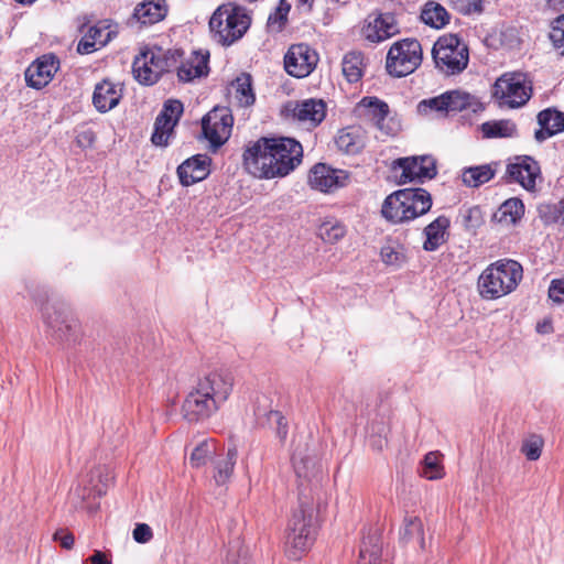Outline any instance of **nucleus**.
Here are the masks:
<instances>
[{
  "label": "nucleus",
  "instance_id": "18",
  "mask_svg": "<svg viewBox=\"0 0 564 564\" xmlns=\"http://www.w3.org/2000/svg\"><path fill=\"white\" fill-rule=\"evenodd\" d=\"M59 61L54 55H43L33 62L25 70L28 86L41 89L46 86L57 72Z\"/></svg>",
  "mask_w": 564,
  "mask_h": 564
},
{
  "label": "nucleus",
  "instance_id": "20",
  "mask_svg": "<svg viewBox=\"0 0 564 564\" xmlns=\"http://www.w3.org/2000/svg\"><path fill=\"white\" fill-rule=\"evenodd\" d=\"M210 159L206 154H196L185 160L177 167V175L183 186H189L209 175Z\"/></svg>",
  "mask_w": 564,
  "mask_h": 564
},
{
  "label": "nucleus",
  "instance_id": "33",
  "mask_svg": "<svg viewBox=\"0 0 564 564\" xmlns=\"http://www.w3.org/2000/svg\"><path fill=\"white\" fill-rule=\"evenodd\" d=\"M238 457V451L236 446H230L225 457L219 458L214 465V479L217 485H225L234 473Z\"/></svg>",
  "mask_w": 564,
  "mask_h": 564
},
{
  "label": "nucleus",
  "instance_id": "13",
  "mask_svg": "<svg viewBox=\"0 0 564 564\" xmlns=\"http://www.w3.org/2000/svg\"><path fill=\"white\" fill-rule=\"evenodd\" d=\"M349 182V174L344 170L333 169L332 166L317 163L308 174V184L312 188L322 193H330L344 187Z\"/></svg>",
  "mask_w": 564,
  "mask_h": 564
},
{
  "label": "nucleus",
  "instance_id": "60",
  "mask_svg": "<svg viewBox=\"0 0 564 564\" xmlns=\"http://www.w3.org/2000/svg\"><path fill=\"white\" fill-rule=\"evenodd\" d=\"M228 564H249L247 558V550L239 549L237 553L232 550L227 555Z\"/></svg>",
  "mask_w": 564,
  "mask_h": 564
},
{
  "label": "nucleus",
  "instance_id": "31",
  "mask_svg": "<svg viewBox=\"0 0 564 564\" xmlns=\"http://www.w3.org/2000/svg\"><path fill=\"white\" fill-rule=\"evenodd\" d=\"M445 97L448 96V99H445L448 106V112H459L463 110H471L473 112H477L482 109L481 102L469 93L463 90H449L444 93Z\"/></svg>",
  "mask_w": 564,
  "mask_h": 564
},
{
  "label": "nucleus",
  "instance_id": "50",
  "mask_svg": "<svg viewBox=\"0 0 564 564\" xmlns=\"http://www.w3.org/2000/svg\"><path fill=\"white\" fill-rule=\"evenodd\" d=\"M542 447L543 440L538 435H531L523 441L521 452L529 460H536L541 456Z\"/></svg>",
  "mask_w": 564,
  "mask_h": 564
},
{
  "label": "nucleus",
  "instance_id": "28",
  "mask_svg": "<svg viewBox=\"0 0 564 564\" xmlns=\"http://www.w3.org/2000/svg\"><path fill=\"white\" fill-rule=\"evenodd\" d=\"M408 193H402L401 189L390 194L382 204V216L394 224L409 221L408 212L405 210L406 204L403 196Z\"/></svg>",
  "mask_w": 564,
  "mask_h": 564
},
{
  "label": "nucleus",
  "instance_id": "62",
  "mask_svg": "<svg viewBox=\"0 0 564 564\" xmlns=\"http://www.w3.org/2000/svg\"><path fill=\"white\" fill-rule=\"evenodd\" d=\"M95 133L91 130L83 131L77 137V142L82 147H90L95 142Z\"/></svg>",
  "mask_w": 564,
  "mask_h": 564
},
{
  "label": "nucleus",
  "instance_id": "5",
  "mask_svg": "<svg viewBox=\"0 0 564 564\" xmlns=\"http://www.w3.org/2000/svg\"><path fill=\"white\" fill-rule=\"evenodd\" d=\"M435 67L443 74L457 75L466 69L469 62L467 44L454 33L437 39L432 48Z\"/></svg>",
  "mask_w": 564,
  "mask_h": 564
},
{
  "label": "nucleus",
  "instance_id": "46",
  "mask_svg": "<svg viewBox=\"0 0 564 564\" xmlns=\"http://www.w3.org/2000/svg\"><path fill=\"white\" fill-rule=\"evenodd\" d=\"M381 560V547L379 546L377 539L369 538L368 541H364L359 552L358 564H380Z\"/></svg>",
  "mask_w": 564,
  "mask_h": 564
},
{
  "label": "nucleus",
  "instance_id": "10",
  "mask_svg": "<svg viewBox=\"0 0 564 564\" xmlns=\"http://www.w3.org/2000/svg\"><path fill=\"white\" fill-rule=\"evenodd\" d=\"M234 118L226 107H215L202 119V132L210 147L220 148L230 137Z\"/></svg>",
  "mask_w": 564,
  "mask_h": 564
},
{
  "label": "nucleus",
  "instance_id": "51",
  "mask_svg": "<svg viewBox=\"0 0 564 564\" xmlns=\"http://www.w3.org/2000/svg\"><path fill=\"white\" fill-rule=\"evenodd\" d=\"M550 40L553 46L564 55V14L552 22Z\"/></svg>",
  "mask_w": 564,
  "mask_h": 564
},
{
  "label": "nucleus",
  "instance_id": "9",
  "mask_svg": "<svg viewBox=\"0 0 564 564\" xmlns=\"http://www.w3.org/2000/svg\"><path fill=\"white\" fill-rule=\"evenodd\" d=\"M358 117L372 122L387 135H394L400 130L399 120L389 117L388 104L377 97H364L355 109Z\"/></svg>",
  "mask_w": 564,
  "mask_h": 564
},
{
  "label": "nucleus",
  "instance_id": "47",
  "mask_svg": "<svg viewBox=\"0 0 564 564\" xmlns=\"http://www.w3.org/2000/svg\"><path fill=\"white\" fill-rule=\"evenodd\" d=\"M421 475L429 480L443 477V467L437 453L430 452L424 456Z\"/></svg>",
  "mask_w": 564,
  "mask_h": 564
},
{
  "label": "nucleus",
  "instance_id": "37",
  "mask_svg": "<svg viewBox=\"0 0 564 564\" xmlns=\"http://www.w3.org/2000/svg\"><path fill=\"white\" fill-rule=\"evenodd\" d=\"M495 176L491 164L470 166L463 170L462 181L466 186L479 187Z\"/></svg>",
  "mask_w": 564,
  "mask_h": 564
},
{
  "label": "nucleus",
  "instance_id": "26",
  "mask_svg": "<svg viewBox=\"0 0 564 564\" xmlns=\"http://www.w3.org/2000/svg\"><path fill=\"white\" fill-rule=\"evenodd\" d=\"M402 193H408L403 196L404 203L406 204L405 210L409 213V220H412L419 216L426 214L432 207L431 194L421 187L416 188H403Z\"/></svg>",
  "mask_w": 564,
  "mask_h": 564
},
{
  "label": "nucleus",
  "instance_id": "16",
  "mask_svg": "<svg viewBox=\"0 0 564 564\" xmlns=\"http://www.w3.org/2000/svg\"><path fill=\"white\" fill-rule=\"evenodd\" d=\"M506 173L511 182L519 183L527 191H533L541 170L533 158L520 155L514 158V162L507 165Z\"/></svg>",
  "mask_w": 564,
  "mask_h": 564
},
{
  "label": "nucleus",
  "instance_id": "1",
  "mask_svg": "<svg viewBox=\"0 0 564 564\" xmlns=\"http://www.w3.org/2000/svg\"><path fill=\"white\" fill-rule=\"evenodd\" d=\"M303 148L291 138H260L243 152L246 170L259 178L286 176L301 162Z\"/></svg>",
  "mask_w": 564,
  "mask_h": 564
},
{
  "label": "nucleus",
  "instance_id": "55",
  "mask_svg": "<svg viewBox=\"0 0 564 564\" xmlns=\"http://www.w3.org/2000/svg\"><path fill=\"white\" fill-rule=\"evenodd\" d=\"M549 297L557 304H564V276L552 280L549 288Z\"/></svg>",
  "mask_w": 564,
  "mask_h": 564
},
{
  "label": "nucleus",
  "instance_id": "34",
  "mask_svg": "<svg viewBox=\"0 0 564 564\" xmlns=\"http://www.w3.org/2000/svg\"><path fill=\"white\" fill-rule=\"evenodd\" d=\"M182 56L183 52L180 50L164 51L161 48V56L155 57L158 61L156 64L154 63V70L149 72L152 75H149L147 80H159L164 73L170 72L174 67H177V63Z\"/></svg>",
  "mask_w": 564,
  "mask_h": 564
},
{
  "label": "nucleus",
  "instance_id": "44",
  "mask_svg": "<svg viewBox=\"0 0 564 564\" xmlns=\"http://www.w3.org/2000/svg\"><path fill=\"white\" fill-rule=\"evenodd\" d=\"M291 10V4L286 0H280L278 7L274 12H272L267 22V26L271 32L279 33L281 32L286 22L288 15Z\"/></svg>",
  "mask_w": 564,
  "mask_h": 564
},
{
  "label": "nucleus",
  "instance_id": "30",
  "mask_svg": "<svg viewBox=\"0 0 564 564\" xmlns=\"http://www.w3.org/2000/svg\"><path fill=\"white\" fill-rule=\"evenodd\" d=\"M209 55L195 53L194 56L177 67V77L181 82H191L194 78L206 76L208 73Z\"/></svg>",
  "mask_w": 564,
  "mask_h": 564
},
{
  "label": "nucleus",
  "instance_id": "8",
  "mask_svg": "<svg viewBox=\"0 0 564 564\" xmlns=\"http://www.w3.org/2000/svg\"><path fill=\"white\" fill-rule=\"evenodd\" d=\"M42 315L47 333L58 341H69L74 338L77 327L70 311L63 303L47 302L42 307Z\"/></svg>",
  "mask_w": 564,
  "mask_h": 564
},
{
  "label": "nucleus",
  "instance_id": "25",
  "mask_svg": "<svg viewBox=\"0 0 564 564\" xmlns=\"http://www.w3.org/2000/svg\"><path fill=\"white\" fill-rule=\"evenodd\" d=\"M122 97L121 89L105 79L98 83L93 95V104L99 112H107L113 109Z\"/></svg>",
  "mask_w": 564,
  "mask_h": 564
},
{
  "label": "nucleus",
  "instance_id": "4",
  "mask_svg": "<svg viewBox=\"0 0 564 564\" xmlns=\"http://www.w3.org/2000/svg\"><path fill=\"white\" fill-rule=\"evenodd\" d=\"M250 24L251 18L246 9L231 2L218 7L209 20L213 39L223 46L240 40Z\"/></svg>",
  "mask_w": 564,
  "mask_h": 564
},
{
  "label": "nucleus",
  "instance_id": "40",
  "mask_svg": "<svg viewBox=\"0 0 564 564\" xmlns=\"http://www.w3.org/2000/svg\"><path fill=\"white\" fill-rule=\"evenodd\" d=\"M485 138H510L517 132L516 124L510 120L487 121L480 126Z\"/></svg>",
  "mask_w": 564,
  "mask_h": 564
},
{
  "label": "nucleus",
  "instance_id": "19",
  "mask_svg": "<svg viewBox=\"0 0 564 564\" xmlns=\"http://www.w3.org/2000/svg\"><path fill=\"white\" fill-rule=\"evenodd\" d=\"M293 466L299 478V496L302 490L304 495H307L306 491L310 487H312V489L318 488L322 478V469L314 457H300L294 455Z\"/></svg>",
  "mask_w": 564,
  "mask_h": 564
},
{
  "label": "nucleus",
  "instance_id": "41",
  "mask_svg": "<svg viewBox=\"0 0 564 564\" xmlns=\"http://www.w3.org/2000/svg\"><path fill=\"white\" fill-rule=\"evenodd\" d=\"M262 426H267L274 431L275 436L283 444L288 437L289 423L285 416L278 410H270L263 421H260Z\"/></svg>",
  "mask_w": 564,
  "mask_h": 564
},
{
  "label": "nucleus",
  "instance_id": "39",
  "mask_svg": "<svg viewBox=\"0 0 564 564\" xmlns=\"http://www.w3.org/2000/svg\"><path fill=\"white\" fill-rule=\"evenodd\" d=\"M400 542L403 544H408L413 539L417 540V543L422 550L425 549V540H424V531L423 524L421 520L416 517L406 518L404 520V525L400 530Z\"/></svg>",
  "mask_w": 564,
  "mask_h": 564
},
{
  "label": "nucleus",
  "instance_id": "21",
  "mask_svg": "<svg viewBox=\"0 0 564 564\" xmlns=\"http://www.w3.org/2000/svg\"><path fill=\"white\" fill-rule=\"evenodd\" d=\"M364 32L367 40L379 43L399 33V26L393 14L380 13L368 22Z\"/></svg>",
  "mask_w": 564,
  "mask_h": 564
},
{
  "label": "nucleus",
  "instance_id": "23",
  "mask_svg": "<svg viewBox=\"0 0 564 564\" xmlns=\"http://www.w3.org/2000/svg\"><path fill=\"white\" fill-rule=\"evenodd\" d=\"M293 118L310 127L318 126L326 116V105L323 100L306 99L294 104L291 109Z\"/></svg>",
  "mask_w": 564,
  "mask_h": 564
},
{
  "label": "nucleus",
  "instance_id": "59",
  "mask_svg": "<svg viewBox=\"0 0 564 564\" xmlns=\"http://www.w3.org/2000/svg\"><path fill=\"white\" fill-rule=\"evenodd\" d=\"M54 541H59L61 546L70 550L74 545L75 538L70 532L58 530L53 535Z\"/></svg>",
  "mask_w": 564,
  "mask_h": 564
},
{
  "label": "nucleus",
  "instance_id": "14",
  "mask_svg": "<svg viewBox=\"0 0 564 564\" xmlns=\"http://www.w3.org/2000/svg\"><path fill=\"white\" fill-rule=\"evenodd\" d=\"M234 387V377L228 370H215L203 378L196 388L221 406L229 398Z\"/></svg>",
  "mask_w": 564,
  "mask_h": 564
},
{
  "label": "nucleus",
  "instance_id": "7",
  "mask_svg": "<svg viewBox=\"0 0 564 564\" xmlns=\"http://www.w3.org/2000/svg\"><path fill=\"white\" fill-rule=\"evenodd\" d=\"M422 62V46L415 39L395 42L389 50L386 61L388 73L394 77H404L413 73Z\"/></svg>",
  "mask_w": 564,
  "mask_h": 564
},
{
  "label": "nucleus",
  "instance_id": "15",
  "mask_svg": "<svg viewBox=\"0 0 564 564\" xmlns=\"http://www.w3.org/2000/svg\"><path fill=\"white\" fill-rule=\"evenodd\" d=\"M317 63L316 53L306 44L292 45L284 56V68L293 77L308 76Z\"/></svg>",
  "mask_w": 564,
  "mask_h": 564
},
{
  "label": "nucleus",
  "instance_id": "53",
  "mask_svg": "<svg viewBox=\"0 0 564 564\" xmlns=\"http://www.w3.org/2000/svg\"><path fill=\"white\" fill-rule=\"evenodd\" d=\"M319 236L327 242H336L345 236V228L339 224H323L319 229Z\"/></svg>",
  "mask_w": 564,
  "mask_h": 564
},
{
  "label": "nucleus",
  "instance_id": "57",
  "mask_svg": "<svg viewBox=\"0 0 564 564\" xmlns=\"http://www.w3.org/2000/svg\"><path fill=\"white\" fill-rule=\"evenodd\" d=\"M132 535L138 543H147L153 536L152 529L147 523H138L133 529Z\"/></svg>",
  "mask_w": 564,
  "mask_h": 564
},
{
  "label": "nucleus",
  "instance_id": "27",
  "mask_svg": "<svg viewBox=\"0 0 564 564\" xmlns=\"http://www.w3.org/2000/svg\"><path fill=\"white\" fill-rule=\"evenodd\" d=\"M166 13L165 0H147L135 7L133 17L141 24L148 25L163 20Z\"/></svg>",
  "mask_w": 564,
  "mask_h": 564
},
{
  "label": "nucleus",
  "instance_id": "52",
  "mask_svg": "<svg viewBox=\"0 0 564 564\" xmlns=\"http://www.w3.org/2000/svg\"><path fill=\"white\" fill-rule=\"evenodd\" d=\"M380 256L382 261L389 265H400L405 260L402 249L390 243L381 248Z\"/></svg>",
  "mask_w": 564,
  "mask_h": 564
},
{
  "label": "nucleus",
  "instance_id": "56",
  "mask_svg": "<svg viewBox=\"0 0 564 564\" xmlns=\"http://www.w3.org/2000/svg\"><path fill=\"white\" fill-rule=\"evenodd\" d=\"M88 37L96 44L106 45L110 41V31L107 28L95 25L89 29Z\"/></svg>",
  "mask_w": 564,
  "mask_h": 564
},
{
  "label": "nucleus",
  "instance_id": "54",
  "mask_svg": "<svg viewBox=\"0 0 564 564\" xmlns=\"http://www.w3.org/2000/svg\"><path fill=\"white\" fill-rule=\"evenodd\" d=\"M482 223L481 210L479 207H471L463 215V225L467 230H475Z\"/></svg>",
  "mask_w": 564,
  "mask_h": 564
},
{
  "label": "nucleus",
  "instance_id": "11",
  "mask_svg": "<svg viewBox=\"0 0 564 564\" xmlns=\"http://www.w3.org/2000/svg\"><path fill=\"white\" fill-rule=\"evenodd\" d=\"M182 113L183 104L180 100L170 99L164 102L163 109L154 122V130L151 137L154 145L166 147L169 144V139Z\"/></svg>",
  "mask_w": 564,
  "mask_h": 564
},
{
  "label": "nucleus",
  "instance_id": "2",
  "mask_svg": "<svg viewBox=\"0 0 564 564\" xmlns=\"http://www.w3.org/2000/svg\"><path fill=\"white\" fill-rule=\"evenodd\" d=\"M313 512L312 499L302 490L299 497V509L294 510L288 527L286 552L292 560L301 558L315 540Z\"/></svg>",
  "mask_w": 564,
  "mask_h": 564
},
{
  "label": "nucleus",
  "instance_id": "45",
  "mask_svg": "<svg viewBox=\"0 0 564 564\" xmlns=\"http://www.w3.org/2000/svg\"><path fill=\"white\" fill-rule=\"evenodd\" d=\"M445 99H448V96L445 97L444 94L429 99H423L417 104V112L423 116H430L432 113L447 115L446 106H448V104Z\"/></svg>",
  "mask_w": 564,
  "mask_h": 564
},
{
  "label": "nucleus",
  "instance_id": "29",
  "mask_svg": "<svg viewBox=\"0 0 564 564\" xmlns=\"http://www.w3.org/2000/svg\"><path fill=\"white\" fill-rule=\"evenodd\" d=\"M448 227L449 219L446 216H438L435 220L429 224L424 229V234L426 236L423 243L424 250H437L446 241Z\"/></svg>",
  "mask_w": 564,
  "mask_h": 564
},
{
  "label": "nucleus",
  "instance_id": "12",
  "mask_svg": "<svg viewBox=\"0 0 564 564\" xmlns=\"http://www.w3.org/2000/svg\"><path fill=\"white\" fill-rule=\"evenodd\" d=\"M397 166L402 170L399 181L401 184L432 180L437 174L436 162L430 155L400 158L394 161V167Z\"/></svg>",
  "mask_w": 564,
  "mask_h": 564
},
{
  "label": "nucleus",
  "instance_id": "35",
  "mask_svg": "<svg viewBox=\"0 0 564 564\" xmlns=\"http://www.w3.org/2000/svg\"><path fill=\"white\" fill-rule=\"evenodd\" d=\"M235 98L240 107H249L254 104L256 96L252 89V78L249 74H240L232 83Z\"/></svg>",
  "mask_w": 564,
  "mask_h": 564
},
{
  "label": "nucleus",
  "instance_id": "38",
  "mask_svg": "<svg viewBox=\"0 0 564 564\" xmlns=\"http://www.w3.org/2000/svg\"><path fill=\"white\" fill-rule=\"evenodd\" d=\"M343 75L349 83H357L364 74V55L360 52L351 51L343 58Z\"/></svg>",
  "mask_w": 564,
  "mask_h": 564
},
{
  "label": "nucleus",
  "instance_id": "43",
  "mask_svg": "<svg viewBox=\"0 0 564 564\" xmlns=\"http://www.w3.org/2000/svg\"><path fill=\"white\" fill-rule=\"evenodd\" d=\"M215 444L213 441H202L192 451L189 455V464L194 468H199L207 464L209 458L215 454Z\"/></svg>",
  "mask_w": 564,
  "mask_h": 564
},
{
  "label": "nucleus",
  "instance_id": "61",
  "mask_svg": "<svg viewBox=\"0 0 564 564\" xmlns=\"http://www.w3.org/2000/svg\"><path fill=\"white\" fill-rule=\"evenodd\" d=\"M88 34L82 39L77 45V52L79 54H89L95 50L96 43L91 40H88Z\"/></svg>",
  "mask_w": 564,
  "mask_h": 564
},
{
  "label": "nucleus",
  "instance_id": "3",
  "mask_svg": "<svg viewBox=\"0 0 564 564\" xmlns=\"http://www.w3.org/2000/svg\"><path fill=\"white\" fill-rule=\"evenodd\" d=\"M522 267L510 259L491 263L478 279V290L482 299L495 300L511 293L522 279Z\"/></svg>",
  "mask_w": 564,
  "mask_h": 564
},
{
  "label": "nucleus",
  "instance_id": "17",
  "mask_svg": "<svg viewBox=\"0 0 564 564\" xmlns=\"http://www.w3.org/2000/svg\"><path fill=\"white\" fill-rule=\"evenodd\" d=\"M219 408L213 398H208L195 387L183 403V413L188 422H198L213 415Z\"/></svg>",
  "mask_w": 564,
  "mask_h": 564
},
{
  "label": "nucleus",
  "instance_id": "58",
  "mask_svg": "<svg viewBox=\"0 0 564 564\" xmlns=\"http://www.w3.org/2000/svg\"><path fill=\"white\" fill-rule=\"evenodd\" d=\"M549 210L547 219L553 223H564V198L558 203L546 206Z\"/></svg>",
  "mask_w": 564,
  "mask_h": 564
},
{
  "label": "nucleus",
  "instance_id": "32",
  "mask_svg": "<svg viewBox=\"0 0 564 564\" xmlns=\"http://www.w3.org/2000/svg\"><path fill=\"white\" fill-rule=\"evenodd\" d=\"M524 214V205L520 198L512 197L503 202L494 214L492 219L499 224L514 225Z\"/></svg>",
  "mask_w": 564,
  "mask_h": 564
},
{
  "label": "nucleus",
  "instance_id": "42",
  "mask_svg": "<svg viewBox=\"0 0 564 564\" xmlns=\"http://www.w3.org/2000/svg\"><path fill=\"white\" fill-rule=\"evenodd\" d=\"M338 149L346 154H356L364 148V141L357 131L343 129L336 138Z\"/></svg>",
  "mask_w": 564,
  "mask_h": 564
},
{
  "label": "nucleus",
  "instance_id": "36",
  "mask_svg": "<svg viewBox=\"0 0 564 564\" xmlns=\"http://www.w3.org/2000/svg\"><path fill=\"white\" fill-rule=\"evenodd\" d=\"M421 20L434 29L445 26L449 21V13L437 2L430 1L425 3L421 11Z\"/></svg>",
  "mask_w": 564,
  "mask_h": 564
},
{
  "label": "nucleus",
  "instance_id": "22",
  "mask_svg": "<svg viewBox=\"0 0 564 564\" xmlns=\"http://www.w3.org/2000/svg\"><path fill=\"white\" fill-rule=\"evenodd\" d=\"M161 56V47L158 46H143L139 54L134 57L132 64V73L138 83L141 85H153L158 80H147L148 76L151 75L149 72L154 70V63L156 58Z\"/></svg>",
  "mask_w": 564,
  "mask_h": 564
},
{
  "label": "nucleus",
  "instance_id": "63",
  "mask_svg": "<svg viewBox=\"0 0 564 564\" xmlns=\"http://www.w3.org/2000/svg\"><path fill=\"white\" fill-rule=\"evenodd\" d=\"M87 562H90L91 564H111V561L108 560L106 554L101 551H95L94 554L83 564H87Z\"/></svg>",
  "mask_w": 564,
  "mask_h": 564
},
{
  "label": "nucleus",
  "instance_id": "49",
  "mask_svg": "<svg viewBox=\"0 0 564 564\" xmlns=\"http://www.w3.org/2000/svg\"><path fill=\"white\" fill-rule=\"evenodd\" d=\"M95 479H98V482L93 485L90 489L91 494L101 497L106 494L107 488L112 480V475L107 467H98L91 473L90 481L94 482Z\"/></svg>",
  "mask_w": 564,
  "mask_h": 564
},
{
  "label": "nucleus",
  "instance_id": "24",
  "mask_svg": "<svg viewBox=\"0 0 564 564\" xmlns=\"http://www.w3.org/2000/svg\"><path fill=\"white\" fill-rule=\"evenodd\" d=\"M540 129L535 131L534 138L543 142L554 134L564 131V112L555 109H544L538 115Z\"/></svg>",
  "mask_w": 564,
  "mask_h": 564
},
{
  "label": "nucleus",
  "instance_id": "48",
  "mask_svg": "<svg viewBox=\"0 0 564 564\" xmlns=\"http://www.w3.org/2000/svg\"><path fill=\"white\" fill-rule=\"evenodd\" d=\"M389 427L383 422H376L371 425L369 445L372 449L381 452L388 445Z\"/></svg>",
  "mask_w": 564,
  "mask_h": 564
},
{
  "label": "nucleus",
  "instance_id": "6",
  "mask_svg": "<svg viewBox=\"0 0 564 564\" xmlns=\"http://www.w3.org/2000/svg\"><path fill=\"white\" fill-rule=\"evenodd\" d=\"M492 96L500 105L520 108L532 96V82L525 73H505L495 82Z\"/></svg>",
  "mask_w": 564,
  "mask_h": 564
},
{
  "label": "nucleus",
  "instance_id": "64",
  "mask_svg": "<svg viewBox=\"0 0 564 564\" xmlns=\"http://www.w3.org/2000/svg\"><path fill=\"white\" fill-rule=\"evenodd\" d=\"M536 332L540 334H549L553 332L551 319H544L536 324Z\"/></svg>",
  "mask_w": 564,
  "mask_h": 564
}]
</instances>
